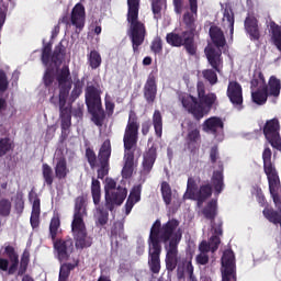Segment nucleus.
Instances as JSON below:
<instances>
[{
    "label": "nucleus",
    "mask_w": 281,
    "mask_h": 281,
    "mask_svg": "<svg viewBox=\"0 0 281 281\" xmlns=\"http://www.w3.org/2000/svg\"><path fill=\"white\" fill-rule=\"evenodd\" d=\"M179 220L171 218L161 225V221L156 220L149 233V250L148 267L151 273L159 274L161 271V243H169L165 246L166 257L165 265L169 273H172L179 265V243L183 238V232L179 228Z\"/></svg>",
    "instance_id": "f257e3e1"
},
{
    "label": "nucleus",
    "mask_w": 281,
    "mask_h": 281,
    "mask_svg": "<svg viewBox=\"0 0 281 281\" xmlns=\"http://www.w3.org/2000/svg\"><path fill=\"white\" fill-rule=\"evenodd\" d=\"M56 82L58 85V106H59V120H60V142H67L69 134L71 133V103L67 104V98L74 81L71 80V70L67 65H64L60 70H57Z\"/></svg>",
    "instance_id": "f03ea898"
},
{
    "label": "nucleus",
    "mask_w": 281,
    "mask_h": 281,
    "mask_svg": "<svg viewBox=\"0 0 281 281\" xmlns=\"http://www.w3.org/2000/svg\"><path fill=\"white\" fill-rule=\"evenodd\" d=\"M189 10L183 14V23L189 31L168 33L166 42L171 47H183L189 56H196L198 45L194 40L196 16L199 14V0H189Z\"/></svg>",
    "instance_id": "7ed1b4c3"
},
{
    "label": "nucleus",
    "mask_w": 281,
    "mask_h": 281,
    "mask_svg": "<svg viewBox=\"0 0 281 281\" xmlns=\"http://www.w3.org/2000/svg\"><path fill=\"white\" fill-rule=\"evenodd\" d=\"M198 98L188 93L181 94L179 100L183 109L193 116L196 122H201L205 115L212 111L214 103L217 102L218 98L216 93H205V85L199 82L196 86Z\"/></svg>",
    "instance_id": "20e7f679"
},
{
    "label": "nucleus",
    "mask_w": 281,
    "mask_h": 281,
    "mask_svg": "<svg viewBox=\"0 0 281 281\" xmlns=\"http://www.w3.org/2000/svg\"><path fill=\"white\" fill-rule=\"evenodd\" d=\"M2 256L3 257H0V271L2 273L14 276L18 271V276L20 277L27 273V267H30V250L24 249L19 261V252L16 251V248L10 244H5Z\"/></svg>",
    "instance_id": "39448f33"
},
{
    "label": "nucleus",
    "mask_w": 281,
    "mask_h": 281,
    "mask_svg": "<svg viewBox=\"0 0 281 281\" xmlns=\"http://www.w3.org/2000/svg\"><path fill=\"white\" fill-rule=\"evenodd\" d=\"M139 1L127 0V23H130V40L134 54H139V47L146 41V24L139 21Z\"/></svg>",
    "instance_id": "423d86ee"
},
{
    "label": "nucleus",
    "mask_w": 281,
    "mask_h": 281,
    "mask_svg": "<svg viewBox=\"0 0 281 281\" xmlns=\"http://www.w3.org/2000/svg\"><path fill=\"white\" fill-rule=\"evenodd\" d=\"M139 139V121L137 113L131 110L128 114L127 125L123 136L124 144V165L135 166V148Z\"/></svg>",
    "instance_id": "0eeeda50"
},
{
    "label": "nucleus",
    "mask_w": 281,
    "mask_h": 281,
    "mask_svg": "<svg viewBox=\"0 0 281 281\" xmlns=\"http://www.w3.org/2000/svg\"><path fill=\"white\" fill-rule=\"evenodd\" d=\"M111 139H105L101 147L99 148L98 155H95V150L91 147L86 148L85 157L93 170V168H98V179H104L109 175V170H111Z\"/></svg>",
    "instance_id": "6e6552de"
},
{
    "label": "nucleus",
    "mask_w": 281,
    "mask_h": 281,
    "mask_svg": "<svg viewBox=\"0 0 281 281\" xmlns=\"http://www.w3.org/2000/svg\"><path fill=\"white\" fill-rule=\"evenodd\" d=\"M86 104L89 113L92 115V122L95 126H102L106 114L102 109V99L100 98V90L94 86H88L86 89Z\"/></svg>",
    "instance_id": "1a4fd4ad"
},
{
    "label": "nucleus",
    "mask_w": 281,
    "mask_h": 281,
    "mask_svg": "<svg viewBox=\"0 0 281 281\" xmlns=\"http://www.w3.org/2000/svg\"><path fill=\"white\" fill-rule=\"evenodd\" d=\"M67 54V48L60 42L55 46L54 52H52V43H44L42 47L41 60L44 67H60L63 65V60H65V56Z\"/></svg>",
    "instance_id": "9d476101"
},
{
    "label": "nucleus",
    "mask_w": 281,
    "mask_h": 281,
    "mask_svg": "<svg viewBox=\"0 0 281 281\" xmlns=\"http://www.w3.org/2000/svg\"><path fill=\"white\" fill-rule=\"evenodd\" d=\"M91 195L98 214L97 225L104 227V225L109 223V209H104V206L100 205V201H102V188L100 180L95 178H92Z\"/></svg>",
    "instance_id": "9b49d317"
},
{
    "label": "nucleus",
    "mask_w": 281,
    "mask_h": 281,
    "mask_svg": "<svg viewBox=\"0 0 281 281\" xmlns=\"http://www.w3.org/2000/svg\"><path fill=\"white\" fill-rule=\"evenodd\" d=\"M221 262L222 281H236V255H234V250H224Z\"/></svg>",
    "instance_id": "f8f14e48"
},
{
    "label": "nucleus",
    "mask_w": 281,
    "mask_h": 281,
    "mask_svg": "<svg viewBox=\"0 0 281 281\" xmlns=\"http://www.w3.org/2000/svg\"><path fill=\"white\" fill-rule=\"evenodd\" d=\"M263 135L276 150H281L280 121L272 119L266 122L263 126Z\"/></svg>",
    "instance_id": "ddd939ff"
},
{
    "label": "nucleus",
    "mask_w": 281,
    "mask_h": 281,
    "mask_svg": "<svg viewBox=\"0 0 281 281\" xmlns=\"http://www.w3.org/2000/svg\"><path fill=\"white\" fill-rule=\"evenodd\" d=\"M53 249L59 262L69 260L74 254V239L71 238H55L52 239Z\"/></svg>",
    "instance_id": "4468645a"
},
{
    "label": "nucleus",
    "mask_w": 281,
    "mask_h": 281,
    "mask_svg": "<svg viewBox=\"0 0 281 281\" xmlns=\"http://www.w3.org/2000/svg\"><path fill=\"white\" fill-rule=\"evenodd\" d=\"M71 232L76 249H87L93 245V238L88 235L85 223L71 224Z\"/></svg>",
    "instance_id": "2eb2a0df"
},
{
    "label": "nucleus",
    "mask_w": 281,
    "mask_h": 281,
    "mask_svg": "<svg viewBox=\"0 0 281 281\" xmlns=\"http://www.w3.org/2000/svg\"><path fill=\"white\" fill-rule=\"evenodd\" d=\"M128 195V190L126 188L119 186L116 190L105 191V207L109 212H113L115 210V205L120 206L124 201H126V196Z\"/></svg>",
    "instance_id": "dca6fc26"
},
{
    "label": "nucleus",
    "mask_w": 281,
    "mask_h": 281,
    "mask_svg": "<svg viewBox=\"0 0 281 281\" xmlns=\"http://www.w3.org/2000/svg\"><path fill=\"white\" fill-rule=\"evenodd\" d=\"M226 95L233 106L237 109V111H243V109H245V106L243 105V86H240L238 81L228 82Z\"/></svg>",
    "instance_id": "f3484780"
},
{
    "label": "nucleus",
    "mask_w": 281,
    "mask_h": 281,
    "mask_svg": "<svg viewBox=\"0 0 281 281\" xmlns=\"http://www.w3.org/2000/svg\"><path fill=\"white\" fill-rule=\"evenodd\" d=\"M199 142H201V130H199L194 122H189L186 136V144L188 150L194 153V150H196Z\"/></svg>",
    "instance_id": "a211bd4d"
},
{
    "label": "nucleus",
    "mask_w": 281,
    "mask_h": 281,
    "mask_svg": "<svg viewBox=\"0 0 281 281\" xmlns=\"http://www.w3.org/2000/svg\"><path fill=\"white\" fill-rule=\"evenodd\" d=\"M144 99L147 104H155L157 100V77L149 74L143 88Z\"/></svg>",
    "instance_id": "6ab92c4d"
},
{
    "label": "nucleus",
    "mask_w": 281,
    "mask_h": 281,
    "mask_svg": "<svg viewBox=\"0 0 281 281\" xmlns=\"http://www.w3.org/2000/svg\"><path fill=\"white\" fill-rule=\"evenodd\" d=\"M273 153L271 151V148L265 147L262 153V161H263V171L267 176L268 181L271 179H278L280 176L278 175V169H276V165L272 164L271 157Z\"/></svg>",
    "instance_id": "aec40b11"
},
{
    "label": "nucleus",
    "mask_w": 281,
    "mask_h": 281,
    "mask_svg": "<svg viewBox=\"0 0 281 281\" xmlns=\"http://www.w3.org/2000/svg\"><path fill=\"white\" fill-rule=\"evenodd\" d=\"M87 216V196L79 195L75 199L74 218L71 224L85 223Z\"/></svg>",
    "instance_id": "412c9836"
},
{
    "label": "nucleus",
    "mask_w": 281,
    "mask_h": 281,
    "mask_svg": "<svg viewBox=\"0 0 281 281\" xmlns=\"http://www.w3.org/2000/svg\"><path fill=\"white\" fill-rule=\"evenodd\" d=\"M205 56L212 69L217 74L223 71V52L221 49L216 50L214 47L205 48Z\"/></svg>",
    "instance_id": "4be33fe9"
},
{
    "label": "nucleus",
    "mask_w": 281,
    "mask_h": 281,
    "mask_svg": "<svg viewBox=\"0 0 281 281\" xmlns=\"http://www.w3.org/2000/svg\"><path fill=\"white\" fill-rule=\"evenodd\" d=\"M225 123L223 122V119L218 116H211L202 124V131H204V133H210L211 135H218V133H223Z\"/></svg>",
    "instance_id": "5701e85b"
},
{
    "label": "nucleus",
    "mask_w": 281,
    "mask_h": 281,
    "mask_svg": "<svg viewBox=\"0 0 281 281\" xmlns=\"http://www.w3.org/2000/svg\"><path fill=\"white\" fill-rule=\"evenodd\" d=\"M202 215L206 221H210L211 227H216L218 223H214V221H216V216H218V201L214 199L210 200L202 209Z\"/></svg>",
    "instance_id": "b1692460"
},
{
    "label": "nucleus",
    "mask_w": 281,
    "mask_h": 281,
    "mask_svg": "<svg viewBox=\"0 0 281 281\" xmlns=\"http://www.w3.org/2000/svg\"><path fill=\"white\" fill-rule=\"evenodd\" d=\"M244 27L250 41H260V26H258L256 16H247L244 21Z\"/></svg>",
    "instance_id": "393cba45"
},
{
    "label": "nucleus",
    "mask_w": 281,
    "mask_h": 281,
    "mask_svg": "<svg viewBox=\"0 0 281 281\" xmlns=\"http://www.w3.org/2000/svg\"><path fill=\"white\" fill-rule=\"evenodd\" d=\"M142 201V184L134 186L130 192V195L124 205L125 207V216H128L131 212H133V207H135L136 203Z\"/></svg>",
    "instance_id": "a878e982"
},
{
    "label": "nucleus",
    "mask_w": 281,
    "mask_h": 281,
    "mask_svg": "<svg viewBox=\"0 0 281 281\" xmlns=\"http://www.w3.org/2000/svg\"><path fill=\"white\" fill-rule=\"evenodd\" d=\"M85 16H86L85 5H82V3H77L72 8L70 21L72 25H75V27L79 30V32H81L82 29L85 27Z\"/></svg>",
    "instance_id": "bb28decb"
},
{
    "label": "nucleus",
    "mask_w": 281,
    "mask_h": 281,
    "mask_svg": "<svg viewBox=\"0 0 281 281\" xmlns=\"http://www.w3.org/2000/svg\"><path fill=\"white\" fill-rule=\"evenodd\" d=\"M157 161V147L151 146L143 155V172L144 175H150L155 162Z\"/></svg>",
    "instance_id": "cd10ccee"
},
{
    "label": "nucleus",
    "mask_w": 281,
    "mask_h": 281,
    "mask_svg": "<svg viewBox=\"0 0 281 281\" xmlns=\"http://www.w3.org/2000/svg\"><path fill=\"white\" fill-rule=\"evenodd\" d=\"M212 196V184H201L200 188L193 193L190 201H196L198 207H201L203 203Z\"/></svg>",
    "instance_id": "c85d7f7f"
},
{
    "label": "nucleus",
    "mask_w": 281,
    "mask_h": 281,
    "mask_svg": "<svg viewBox=\"0 0 281 281\" xmlns=\"http://www.w3.org/2000/svg\"><path fill=\"white\" fill-rule=\"evenodd\" d=\"M209 34L211 37V41L217 49H221V47H225L227 45V41L225 40V33H223V30L216 25H212L209 30Z\"/></svg>",
    "instance_id": "c756f323"
},
{
    "label": "nucleus",
    "mask_w": 281,
    "mask_h": 281,
    "mask_svg": "<svg viewBox=\"0 0 281 281\" xmlns=\"http://www.w3.org/2000/svg\"><path fill=\"white\" fill-rule=\"evenodd\" d=\"M67 175H69V167H67V158H65V156H60L56 158L55 177L60 181L63 179H67Z\"/></svg>",
    "instance_id": "7c9ffc66"
},
{
    "label": "nucleus",
    "mask_w": 281,
    "mask_h": 281,
    "mask_svg": "<svg viewBox=\"0 0 281 281\" xmlns=\"http://www.w3.org/2000/svg\"><path fill=\"white\" fill-rule=\"evenodd\" d=\"M225 177L223 176V165H220V170L213 171V176L211 178L213 188L215 190V194H221L225 189Z\"/></svg>",
    "instance_id": "2f4dec72"
},
{
    "label": "nucleus",
    "mask_w": 281,
    "mask_h": 281,
    "mask_svg": "<svg viewBox=\"0 0 281 281\" xmlns=\"http://www.w3.org/2000/svg\"><path fill=\"white\" fill-rule=\"evenodd\" d=\"M214 231V235L211 236L209 240V245L211 246V251L214 252L218 249V245H221V235L223 234V221L218 220L217 225L212 226Z\"/></svg>",
    "instance_id": "473e14b6"
},
{
    "label": "nucleus",
    "mask_w": 281,
    "mask_h": 281,
    "mask_svg": "<svg viewBox=\"0 0 281 281\" xmlns=\"http://www.w3.org/2000/svg\"><path fill=\"white\" fill-rule=\"evenodd\" d=\"M224 27L229 29L231 38H234V10L231 7H226L223 11V19H222Z\"/></svg>",
    "instance_id": "72a5a7b5"
},
{
    "label": "nucleus",
    "mask_w": 281,
    "mask_h": 281,
    "mask_svg": "<svg viewBox=\"0 0 281 281\" xmlns=\"http://www.w3.org/2000/svg\"><path fill=\"white\" fill-rule=\"evenodd\" d=\"M252 102L262 106V104H267V100L269 98V89L267 86H262V88H258L256 91L251 92Z\"/></svg>",
    "instance_id": "f704fd0d"
},
{
    "label": "nucleus",
    "mask_w": 281,
    "mask_h": 281,
    "mask_svg": "<svg viewBox=\"0 0 281 281\" xmlns=\"http://www.w3.org/2000/svg\"><path fill=\"white\" fill-rule=\"evenodd\" d=\"M151 120L155 135L161 138V135H164V116L161 115V111L155 110Z\"/></svg>",
    "instance_id": "c9c22d12"
},
{
    "label": "nucleus",
    "mask_w": 281,
    "mask_h": 281,
    "mask_svg": "<svg viewBox=\"0 0 281 281\" xmlns=\"http://www.w3.org/2000/svg\"><path fill=\"white\" fill-rule=\"evenodd\" d=\"M268 95L272 98H279L280 97V91H281V81L278 79L276 76H271L269 78L268 85Z\"/></svg>",
    "instance_id": "e433bc0d"
},
{
    "label": "nucleus",
    "mask_w": 281,
    "mask_h": 281,
    "mask_svg": "<svg viewBox=\"0 0 281 281\" xmlns=\"http://www.w3.org/2000/svg\"><path fill=\"white\" fill-rule=\"evenodd\" d=\"M270 33H271V40H272L273 45L281 53V26L278 23L271 21L270 22Z\"/></svg>",
    "instance_id": "4c0bfd02"
},
{
    "label": "nucleus",
    "mask_w": 281,
    "mask_h": 281,
    "mask_svg": "<svg viewBox=\"0 0 281 281\" xmlns=\"http://www.w3.org/2000/svg\"><path fill=\"white\" fill-rule=\"evenodd\" d=\"M82 89H85V79H75L74 88L69 95L70 104L77 101L82 95Z\"/></svg>",
    "instance_id": "58836bf2"
},
{
    "label": "nucleus",
    "mask_w": 281,
    "mask_h": 281,
    "mask_svg": "<svg viewBox=\"0 0 281 281\" xmlns=\"http://www.w3.org/2000/svg\"><path fill=\"white\" fill-rule=\"evenodd\" d=\"M63 68H58L56 70V76H58V71H60ZM56 76L54 77V72L52 71V68H47L43 76V82L45 89H47L49 92L54 91V80H56Z\"/></svg>",
    "instance_id": "ea45409f"
},
{
    "label": "nucleus",
    "mask_w": 281,
    "mask_h": 281,
    "mask_svg": "<svg viewBox=\"0 0 281 281\" xmlns=\"http://www.w3.org/2000/svg\"><path fill=\"white\" fill-rule=\"evenodd\" d=\"M42 177L44 179V184H46L48 188L54 186V169H52V166H49L47 162L42 165Z\"/></svg>",
    "instance_id": "a19ab883"
},
{
    "label": "nucleus",
    "mask_w": 281,
    "mask_h": 281,
    "mask_svg": "<svg viewBox=\"0 0 281 281\" xmlns=\"http://www.w3.org/2000/svg\"><path fill=\"white\" fill-rule=\"evenodd\" d=\"M160 192L164 203L166 205H170V203H172V188L170 187V183L162 181L160 186Z\"/></svg>",
    "instance_id": "79ce46f5"
},
{
    "label": "nucleus",
    "mask_w": 281,
    "mask_h": 281,
    "mask_svg": "<svg viewBox=\"0 0 281 281\" xmlns=\"http://www.w3.org/2000/svg\"><path fill=\"white\" fill-rule=\"evenodd\" d=\"M12 214V202L10 199L0 198V217L8 218Z\"/></svg>",
    "instance_id": "37998d69"
},
{
    "label": "nucleus",
    "mask_w": 281,
    "mask_h": 281,
    "mask_svg": "<svg viewBox=\"0 0 281 281\" xmlns=\"http://www.w3.org/2000/svg\"><path fill=\"white\" fill-rule=\"evenodd\" d=\"M262 87H267L265 75L262 74V71H257L254 74V77L250 81V89H260Z\"/></svg>",
    "instance_id": "c03bdc74"
},
{
    "label": "nucleus",
    "mask_w": 281,
    "mask_h": 281,
    "mask_svg": "<svg viewBox=\"0 0 281 281\" xmlns=\"http://www.w3.org/2000/svg\"><path fill=\"white\" fill-rule=\"evenodd\" d=\"M58 229H60V217L58 215H54L49 223L50 240H56L58 236Z\"/></svg>",
    "instance_id": "a18cd8bd"
},
{
    "label": "nucleus",
    "mask_w": 281,
    "mask_h": 281,
    "mask_svg": "<svg viewBox=\"0 0 281 281\" xmlns=\"http://www.w3.org/2000/svg\"><path fill=\"white\" fill-rule=\"evenodd\" d=\"M88 63L91 69H98L102 65V56L98 50L93 49L88 55Z\"/></svg>",
    "instance_id": "49530a36"
},
{
    "label": "nucleus",
    "mask_w": 281,
    "mask_h": 281,
    "mask_svg": "<svg viewBox=\"0 0 281 281\" xmlns=\"http://www.w3.org/2000/svg\"><path fill=\"white\" fill-rule=\"evenodd\" d=\"M198 190H199V186L196 184V180L190 177L187 182V191L183 195V199L191 200Z\"/></svg>",
    "instance_id": "de8ad7c7"
},
{
    "label": "nucleus",
    "mask_w": 281,
    "mask_h": 281,
    "mask_svg": "<svg viewBox=\"0 0 281 281\" xmlns=\"http://www.w3.org/2000/svg\"><path fill=\"white\" fill-rule=\"evenodd\" d=\"M14 210L16 214H23V210H25V200L23 199L22 191H18L13 199Z\"/></svg>",
    "instance_id": "09e8293b"
},
{
    "label": "nucleus",
    "mask_w": 281,
    "mask_h": 281,
    "mask_svg": "<svg viewBox=\"0 0 281 281\" xmlns=\"http://www.w3.org/2000/svg\"><path fill=\"white\" fill-rule=\"evenodd\" d=\"M29 201H33L31 214L41 215V198L34 190L29 193Z\"/></svg>",
    "instance_id": "8fccbe9b"
},
{
    "label": "nucleus",
    "mask_w": 281,
    "mask_h": 281,
    "mask_svg": "<svg viewBox=\"0 0 281 281\" xmlns=\"http://www.w3.org/2000/svg\"><path fill=\"white\" fill-rule=\"evenodd\" d=\"M75 267L76 266H74L72 263H63L59 269L58 281H68L71 270H74Z\"/></svg>",
    "instance_id": "3c124183"
},
{
    "label": "nucleus",
    "mask_w": 281,
    "mask_h": 281,
    "mask_svg": "<svg viewBox=\"0 0 281 281\" xmlns=\"http://www.w3.org/2000/svg\"><path fill=\"white\" fill-rule=\"evenodd\" d=\"M150 52L155 54V56H159L164 54V41H161V37L156 36L150 44Z\"/></svg>",
    "instance_id": "603ef678"
},
{
    "label": "nucleus",
    "mask_w": 281,
    "mask_h": 281,
    "mask_svg": "<svg viewBox=\"0 0 281 281\" xmlns=\"http://www.w3.org/2000/svg\"><path fill=\"white\" fill-rule=\"evenodd\" d=\"M164 4H166V0H153L151 1V11L154 14V19L159 21L161 19V10L164 8Z\"/></svg>",
    "instance_id": "864d4df0"
},
{
    "label": "nucleus",
    "mask_w": 281,
    "mask_h": 281,
    "mask_svg": "<svg viewBox=\"0 0 281 281\" xmlns=\"http://www.w3.org/2000/svg\"><path fill=\"white\" fill-rule=\"evenodd\" d=\"M216 74L218 72L214 69H204L202 71L204 80H206L211 86H214L218 82V75Z\"/></svg>",
    "instance_id": "5fc2aeb1"
},
{
    "label": "nucleus",
    "mask_w": 281,
    "mask_h": 281,
    "mask_svg": "<svg viewBox=\"0 0 281 281\" xmlns=\"http://www.w3.org/2000/svg\"><path fill=\"white\" fill-rule=\"evenodd\" d=\"M12 144H10V138L0 139V157H3L10 153Z\"/></svg>",
    "instance_id": "6e6d98bb"
},
{
    "label": "nucleus",
    "mask_w": 281,
    "mask_h": 281,
    "mask_svg": "<svg viewBox=\"0 0 281 281\" xmlns=\"http://www.w3.org/2000/svg\"><path fill=\"white\" fill-rule=\"evenodd\" d=\"M10 87V81H8V75L5 70L0 69V93H5V90Z\"/></svg>",
    "instance_id": "4d7b16f0"
},
{
    "label": "nucleus",
    "mask_w": 281,
    "mask_h": 281,
    "mask_svg": "<svg viewBox=\"0 0 281 281\" xmlns=\"http://www.w3.org/2000/svg\"><path fill=\"white\" fill-rule=\"evenodd\" d=\"M210 159L211 164H216L218 159H221V155L218 154V146H213L210 150Z\"/></svg>",
    "instance_id": "13d9d810"
},
{
    "label": "nucleus",
    "mask_w": 281,
    "mask_h": 281,
    "mask_svg": "<svg viewBox=\"0 0 281 281\" xmlns=\"http://www.w3.org/2000/svg\"><path fill=\"white\" fill-rule=\"evenodd\" d=\"M256 199L260 207H265V205H267V198H265V193H262V189H257Z\"/></svg>",
    "instance_id": "bf43d9fd"
},
{
    "label": "nucleus",
    "mask_w": 281,
    "mask_h": 281,
    "mask_svg": "<svg viewBox=\"0 0 281 281\" xmlns=\"http://www.w3.org/2000/svg\"><path fill=\"white\" fill-rule=\"evenodd\" d=\"M133 168L134 166L132 165H124L122 169L123 179H131V177H133Z\"/></svg>",
    "instance_id": "052dcab7"
},
{
    "label": "nucleus",
    "mask_w": 281,
    "mask_h": 281,
    "mask_svg": "<svg viewBox=\"0 0 281 281\" xmlns=\"http://www.w3.org/2000/svg\"><path fill=\"white\" fill-rule=\"evenodd\" d=\"M195 260L198 265H207L210 262V256L205 252H200L196 257Z\"/></svg>",
    "instance_id": "680f3d73"
},
{
    "label": "nucleus",
    "mask_w": 281,
    "mask_h": 281,
    "mask_svg": "<svg viewBox=\"0 0 281 281\" xmlns=\"http://www.w3.org/2000/svg\"><path fill=\"white\" fill-rule=\"evenodd\" d=\"M105 111L109 116L113 115L115 111V103L109 99H105Z\"/></svg>",
    "instance_id": "e2e57ef3"
},
{
    "label": "nucleus",
    "mask_w": 281,
    "mask_h": 281,
    "mask_svg": "<svg viewBox=\"0 0 281 281\" xmlns=\"http://www.w3.org/2000/svg\"><path fill=\"white\" fill-rule=\"evenodd\" d=\"M40 218H41V215L31 213L30 223H31V227H33V229H36V227H38V225L41 223Z\"/></svg>",
    "instance_id": "0e129e2a"
},
{
    "label": "nucleus",
    "mask_w": 281,
    "mask_h": 281,
    "mask_svg": "<svg viewBox=\"0 0 281 281\" xmlns=\"http://www.w3.org/2000/svg\"><path fill=\"white\" fill-rule=\"evenodd\" d=\"M176 14L183 12V0H172Z\"/></svg>",
    "instance_id": "69168bd1"
},
{
    "label": "nucleus",
    "mask_w": 281,
    "mask_h": 281,
    "mask_svg": "<svg viewBox=\"0 0 281 281\" xmlns=\"http://www.w3.org/2000/svg\"><path fill=\"white\" fill-rule=\"evenodd\" d=\"M200 254H207L209 251H212V246H210V243L202 241L199 246Z\"/></svg>",
    "instance_id": "338daca9"
},
{
    "label": "nucleus",
    "mask_w": 281,
    "mask_h": 281,
    "mask_svg": "<svg viewBox=\"0 0 281 281\" xmlns=\"http://www.w3.org/2000/svg\"><path fill=\"white\" fill-rule=\"evenodd\" d=\"M74 117H79V120H82V115H85L83 108L78 105L74 111H72Z\"/></svg>",
    "instance_id": "774afa93"
}]
</instances>
